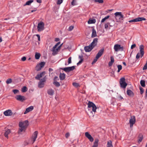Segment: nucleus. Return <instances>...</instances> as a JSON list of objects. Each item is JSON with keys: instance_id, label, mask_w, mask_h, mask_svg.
Masks as SVG:
<instances>
[{"instance_id": "1", "label": "nucleus", "mask_w": 147, "mask_h": 147, "mask_svg": "<svg viewBox=\"0 0 147 147\" xmlns=\"http://www.w3.org/2000/svg\"><path fill=\"white\" fill-rule=\"evenodd\" d=\"M28 125V122L27 120L20 122L19 124V129L18 132V134H21L22 132L24 131Z\"/></svg>"}, {"instance_id": "2", "label": "nucleus", "mask_w": 147, "mask_h": 147, "mask_svg": "<svg viewBox=\"0 0 147 147\" xmlns=\"http://www.w3.org/2000/svg\"><path fill=\"white\" fill-rule=\"evenodd\" d=\"M114 14L117 22H119L121 20H123L124 16L121 12H115Z\"/></svg>"}, {"instance_id": "3", "label": "nucleus", "mask_w": 147, "mask_h": 147, "mask_svg": "<svg viewBox=\"0 0 147 147\" xmlns=\"http://www.w3.org/2000/svg\"><path fill=\"white\" fill-rule=\"evenodd\" d=\"M144 46L143 45H141L139 47L140 52L138 53L137 54L136 58L138 59L140 57H142L144 54Z\"/></svg>"}, {"instance_id": "4", "label": "nucleus", "mask_w": 147, "mask_h": 147, "mask_svg": "<svg viewBox=\"0 0 147 147\" xmlns=\"http://www.w3.org/2000/svg\"><path fill=\"white\" fill-rule=\"evenodd\" d=\"M120 84L121 87L123 88H125L127 85V84L126 83L125 79L124 78H122L120 79Z\"/></svg>"}, {"instance_id": "5", "label": "nucleus", "mask_w": 147, "mask_h": 147, "mask_svg": "<svg viewBox=\"0 0 147 147\" xmlns=\"http://www.w3.org/2000/svg\"><path fill=\"white\" fill-rule=\"evenodd\" d=\"M88 107L89 108H92V111L94 112H96V107L95 105L92 102L89 101L88 104Z\"/></svg>"}, {"instance_id": "6", "label": "nucleus", "mask_w": 147, "mask_h": 147, "mask_svg": "<svg viewBox=\"0 0 147 147\" xmlns=\"http://www.w3.org/2000/svg\"><path fill=\"white\" fill-rule=\"evenodd\" d=\"M146 20L145 18L143 17H138L134 19H133L128 21V22L130 23L135 22L141 21H145Z\"/></svg>"}, {"instance_id": "7", "label": "nucleus", "mask_w": 147, "mask_h": 147, "mask_svg": "<svg viewBox=\"0 0 147 147\" xmlns=\"http://www.w3.org/2000/svg\"><path fill=\"white\" fill-rule=\"evenodd\" d=\"M46 81L45 77H44L42 79L40 80V82H38V86L40 88H41L44 87V82Z\"/></svg>"}, {"instance_id": "8", "label": "nucleus", "mask_w": 147, "mask_h": 147, "mask_svg": "<svg viewBox=\"0 0 147 147\" xmlns=\"http://www.w3.org/2000/svg\"><path fill=\"white\" fill-rule=\"evenodd\" d=\"M114 49L115 51H123V47H121V45L118 44L115 45Z\"/></svg>"}, {"instance_id": "9", "label": "nucleus", "mask_w": 147, "mask_h": 147, "mask_svg": "<svg viewBox=\"0 0 147 147\" xmlns=\"http://www.w3.org/2000/svg\"><path fill=\"white\" fill-rule=\"evenodd\" d=\"M44 24L42 22H41L38 24L37 28L38 31H41L44 29Z\"/></svg>"}, {"instance_id": "10", "label": "nucleus", "mask_w": 147, "mask_h": 147, "mask_svg": "<svg viewBox=\"0 0 147 147\" xmlns=\"http://www.w3.org/2000/svg\"><path fill=\"white\" fill-rule=\"evenodd\" d=\"M75 69V66H72L71 67H66L63 68H62L61 69L65 71L66 72H68L71 71H72L74 70Z\"/></svg>"}, {"instance_id": "11", "label": "nucleus", "mask_w": 147, "mask_h": 147, "mask_svg": "<svg viewBox=\"0 0 147 147\" xmlns=\"http://www.w3.org/2000/svg\"><path fill=\"white\" fill-rule=\"evenodd\" d=\"M135 122L136 119L135 117L134 116H131L129 121L130 127L131 128L133 127V125L135 123Z\"/></svg>"}, {"instance_id": "12", "label": "nucleus", "mask_w": 147, "mask_h": 147, "mask_svg": "<svg viewBox=\"0 0 147 147\" xmlns=\"http://www.w3.org/2000/svg\"><path fill=\"white\" fill-rule=\"evenodd\" d=\"M60 47L61 46H59L58 47H55V46L53 47L52 50L53 52L52 55H56L58 52V50L60 49Z\"/></svg>"}, {"instance_id": "13", "label": "nucleus", "mask_w": 147, "mask_h": 147, "mask_svg": "<svg viewBox=\"0 0 147 147\" xmlns=\"http://www.w3.org/2000/svg\"><path fill=\"white\" fill-rule=\"evenodd\" d=\"M15 98L17 100L21 102H23L26 100V98L25 96L21 95H16L15 97Z\"/></svg>"}, {"instance_id": "14", "label": "nucleus", "mask_w": 147, "mask_h": 147, "mask_svg": "<svg viewBox=\"0 0 147 147\" xmlns=\"http://www.w3.org/2000/svg\"><path fill=\"white\" fill-rule=\"evenodd\" d=\"M38 134V132L37 131H35L33 135H32V137L31 139V140H32V144H33L35 141L36 138L37 137V135Z\"/></svg>"}, {"instance_id": "15", "label": "nucleus", "mask_w": 147, "mask_h": 147, "mask_svg": "<svg viewBox=\"0 0 147 147\" xmlns=\"http://www.w3.org/2000/svg\"><path fill=\"white\" fill-rule=\"evenodd\" d=\"M85 136L89 139L91 142H92L93 141V138L88 132H85Z\"/></svg>"}, {"instance_id": "16", "label": "nucleus", "mask_w": 147, "mask_h": 147, "mask_svg": "<svg viewBox=\"0 0 147 147\" xmlns=\"http://www.w3.org/2000/svg\"><path fill=\"white\" fill-rule=\"evenodd\" d=\"M3 114L5 116H11L12 115L13 113L11 110L8 109L4 111Z\"/></svg>"}, {"instance_id": "17", "label": "nucleus", "mask_w": 147, "mask_h": 147, "mask_svg": "<svg viewBox=\"0 0 147 147\" xmlns=\"http://www.w3.org/2000/svg\"><path fill=\"white\" fill-rule=\"evenodd\" d=\"M46 72L45 71L42 72L40 74H37V76L35 77V78L36 80H39L40 78L44 76Z\"/></svg>"}, {"instance_id": "18", "label": "nucleus", "mask_w": 147, "mask_h": 147, "mask_svg": "<svg viewBox=\"0 0 147 147\" xmlns=\"http://www.w3.org/2000/svg\"><path fill=\"white\" fill-rule=\"evenodd\" d=\"M98 39L97 38L94 39L92 42L90 44L93 48L96 46L98 42Z\"/></svg>"}, {"instance_id": "19", "label": "nucleus", "mask_w": 147, "mask_h": 147, "mask_svg": "<svg viewBox=\"0 0 147 147\" xmlns=\"http://www.w3.org/2000/svg\"><path fill=\"white\" fill-rule=\"evenodd\" d=\"M93 48L90 45L89 46H86L84 47V49L86 52L90 51Z\"/></svg>"}, {"instance_id": "20", "label": "nucleus", "mask_w": 147, "mask_h": 147, "mask_svg": "<svg viewBox=\"0 0 147 147\" xmlns=\"http://www.w3.org/2000/svg\"><path fill=\"white\" fill-rule=\"evenodd\" d=\"M34 108L33 106H30V107L26 109V111L24 112V114H26L30 111H32L33 109Z\"/></svg>"}, {"instance_id": "21", "label": "nucleus", "mask_w": 147, "mask_h": 147, "mask_svg": "<svg viewBox=\"0 0 147 147\" xmlns=\"http://www.w3.org/2000/svg\"><path fill=\"white\" fill-rule=\"evenodd\" d=\"M104 50V49L103 48L101 49L99 51L96 56L99 58L103 54Z\"/></svg>"}, {"instance_id": "22", "label": "nucleus", "mask_w": 147, "mask_h": 147, "mask_svg": "<svg viewBox=\"0 0 147 147\" xmlns=\"http://www.w3.org/2000/svg\"><path fill=\"white\" fill-rule=\"evenodd\" d=\"M127 94L129 96L132 97L134 95V93L130 90H128L127 91Z\"/></svg>"}, {"instance_id": "23", "label": "nucleus", "mask_w": 147, "mask_h": 147, "mask_svg": "<svg viewBox=\"0 0 147 147\" xmlns=\"http://www.w3.org/2000/svg\"><path fill=\"white\" fill-rule=\"evenodd\" d=\"M11 133V131L10 129H7L5 130L4 133V136L7 138H8V135Z\"/></svg>"}, {"instance_id": "24", "label": "nucleus", "mask_w": 147, "mask_h": 147, "mask_svg": "<svg viewBox=\"0 0 147 147\" xmlns=\"http://www.w3.org/2000/svg\"><path fill=\"white\" fill-rule=\"evenodd\" d=\"M98 141L99 140L98 139H96L93 145L92 146V147H98Z\"/></svg>"}, {"instance_id": "25", "label": "nucleus", "mask_w": 147, "mask_h": 147, "mask_svg": "<svg viewBox=\"0 0 147 147\" xmlns=\"http://www.w3.org/2000/svg\"><path fill=\"white\" fill-rule=\"evenodd\" d=\"M111 61L109 63V66H111L112 65L113 63L114 62V59L113 56L111 57Z\"/></svg>"}, {"instance_id": "26", "label": "nucleus", "mask_w": 147, "mask_h": 147, "mask_svg": "<svg viewBox=\"0 0 147 147\" xmlns=\"http://www.w3.org/2000/svg\"><path fill=\"white\" fill-rule=\"evenodd\" d=\"M107 147H113L112 142L111 140H109L107 141Z\"/></svg>"}, {"instance_id": "27", "label": "nucleus", "mask_w": 147, "mask_h": 147, "mask_svg": "<svg viewBox=\"0 0 147 147\" xmlns=\"http://www.w3.org/2000/svg\"><path fill=\"white\" fill-rule=\"evenodd\" d=\"M97 36L96 32L95 30L93 28L92 29V34L91 37L92 38L94 37Z\"/></svg>"}, {"instance_id": "28", "label": "nucleus", "mask_w": 147, "mask_h": 147, "mask_svg": "<svg viewBox=\"0 0 147 147\" xmlns=\"http://www.w3.org/2000/svg\"><path fill=\"white\" fill-rule=\"evenodd\" d=\"M59 78L61 80H63L65 78V74L64 73H61L59 75Z\"/></svg>"}, {"instance_id": "29", "label": "nucleus", "mask_w": 147, "mask_h": 147, "mask_svg": "<svg viewBox=\"0 0 147 147\" xmlns=\"http://www.w3.org/2000/svg\"><path fill=\"white\" fill-rule=\"evenodd\" d=\"M34 1L33 0H30L26 2V3L24 5V6H25L26 5H30L31 3L33 2Z\"/></svg>"}, {"instance_id": "30", "label": "nucleus", "mask_w": 147, "mask_h": 147, "mask_svg": "<svg viewBox=\"0 0 147 147\" xmlns=\"http://www.w3.org/2000/svg\"><path fill=\"white\" fill-rule=\"evenodd\" d=\"M54 91L52 89H49L47 91L48 94L50 95H53L54 94Z\"/></svg>"}, {"instance_id": "31", "label": "nucleus", "mask_w": 147, "mask_h": 147, "mask_svg": "<svg viewBox=\"0 0 147 147\" xmlns=\"http://www.w3.org/2000/svg\"><path fill=\"white\" fill-rule=\"evenodd\" d=\"M96 22L95 19H90L88 21V24H92L95 23Z\"/></svg>"}, {"instance_id": "32", "label": "nucleus", "mask_w": 147, "mask_h": 147, "mask_svg": "<svg viewBox=\"0 0 147 147\" xmlns=\"http://www.w3.org/2000/svg\"><path fill=\"white\" fill-rule=\"evenodd\" d=\"M143 138V136L142 135H140L139 136L138 139V142L140 143V142H141Z\"/></svg>"}, {"instance_id": "33", "label": "nucleus", "mask_w": 147, "mask_h": 147, "mask_svg": "<svg viewBox=\"0 0 147 147\" xmlns=\"http://www.w3.org/2000/svg\"><path fill=\"white\" fill-rule=\"evenodd\" d=\"M109 16H107L105 17L104 18L102 19V20L101 21V23H102L104 22L106 20L108 19L109 18Z\"/></svg>"}, {"instance_id": "34", "label": "nucleus", "mask_w": 147, "mask_h": 147, "mask_svg": "<svg viewBox=\"0 0 147 147\" xmlns=\"http://www.w3.org/2000/svg\"><path fill=\"white\" fill-rule=\"evenodd\" d=\"M140 84L141 86L143 87H144L145 86V81L144 80H141L140 81Z\"/></svg>"}, {"instance_id": "35", "label": "nucleus", "mask_w": 147, "mask_h": 147, "mask_svg": "<svg viewBox=\"0 0 147 147\" xmlns=\"http://www.w3.org/2000/svg\"><path fill=\"white\" fill-rule=\"evenodd\" d=\"M40 55L39 53H36L35 55V58L36 59H39L40 57Z\"/></svg>"}, {"instance_id": "36", "label": "nucleus", "mask_w": 147, "mask_h": 147, "mask_svg": "<svg viewBox=\"0 0 147 147\" xmlns=\"http://www.w3.org/2000/svg\"><path fill=\"white\" fill-rule=\"evenodd\" d=\"M27 90V87L25 86H24L23 88H22L21 89L22 91L23 92H26Z\"/></svg>"}, {"instance_id": "37", "label": "nucleus", "mask_w": 147, "mask_h": 147, "mask_svg": "<svg viewBox=\"0 0 147 147\" xmlns=\"http://www.w3.org/2000/svg\"><path fill=\"white\" fill-rule=\"evenodd\" d=\"M42 68L40 67V66L38 64L36 67V69L37 71L40 70Z\"/></svg>"}, {"instance_id": "38", "label": "nucleus", "mask_w": 147, "mask_h": 147, "mask_svg": "<svg viewBox=\"0 0 147 147\" xmlns=\"http://www.w3.org/2000/svg\"><path fill=\"white\" fill-rule=\"evenodd\" d=\"M45 63L44 62H41L38 64L40 67L42 68L44 66Z\"/></svg>"}, {"instance_id": "39", "label": "nucleus", "mask_w": 147, "mask_h": 147, "mask_svg": "<svg viewBox=\"0 0 147 147\" xmlns=\"http://www.w3.org/2000/svg\"><path fill=\"white\" fill-rule=\"evenodd\" d=\"M53 83L57 87H59L60 85L59 83L57 81H54Z\"/></svg>"}, {"instance_id": "40", "label": "nucleus", "mask_w": 147, "mask_h": 147, "mask_svg": "<svg viewBox=\"0 0 147 147\" xmlns=\"http://www.w3.org/2000/svg\"><path fill=\"white\" fill-rule=\"evenodd\" d=\"M118 68L117 72H119L122 69V66L121 65H118L117 66Z\"/></svg>"}, {"instance_id": "41", "label": "nucleus", "mask_w": 147, "mask_h": 147, "mask_svg": "<svg viewBox=\"0 0 147 147\" xmlns=\"http://www.w3.org/2000/svg\"><path fill=\"white\" fill-rule=\"evenodd\" d=\"M110 25V23L108 22L105 24V29L107 30L109 27V25Z\"/></svg>"}, {"instance_id": "42", "label": "nucleus", "mask_w": 147, "mask_h": 147, "mask_svg": "<svg viewBox=\"0 0 147 147\" xmlns=\"http://www.w3.org/2000/svg\"><path fill=\"white\" fill-rule=\"evenodd\" d=\"M73 85L76 87H77L78 86H80L79 84L78 83L76 82H74L73 83Z\"/></svg>"}, {"instance_id": "43", "label": "nucleus", "mask_w": 147, "mask_h": 147, "mask_svg": "<svg viewBox=\"0 0 147 147\" xmlns=\"http://www.w3.org/2000/svg\"><path fill=\"white\" fill-rule=\"evenodd\" d=\"M99 58L98 57H97L96 56L95 58L94 59L93 61L92 62V64H94V63H96L97 61V60Z\"/></svg>"}, {"instance_id": "44", "label": "nucleus", "mask_w": 147, "mask_h": 147, "mask_svg": "<svg viewBox=\"0 0 147 147\" xmlns=\"http://www.w3.org/2000/svg\"><path fill=\"white\" fill-rule=\"evenodd\" d=\"M12 81V80L11 79H8L6 81V83L7 84H9L11 83Z\"/></svg>"}, {"instance_id": "45", "label": "nucleus", "mask_w": 147, "mask_h": 147, "mask_svg": "<svg viewBox=\"0 0 147 147\" xmlns=\"http://www.w3.org/2000/svg\"><path fill=\"white\" fill-rule=\"evenodd\" d=\"M139 88L140 90V94H142L144 92V89L142 88L140 86V87Z\"/></svg>"}, {"instance_id": "46", "label": "nucleus", "mask_w": 147, "mask_h": 147, "mask_svg": "<svg viewBox=\"0 0 147 147\" xmlns=\"http://www.w3.org/2000/svg\"><path fill=\"white\" fill-rule=\"evenodd\" d=\"M94 1L96 2H98L99 3H102L103 2V0H94Z\"/></svg>"}, {"instance_id": "47", "label": "nucleus", "mask_w": 147, "mask_h": 147, "mask_svg": "<svg viewBox=\"0 0 147 147\" xmlns=\"http://www.w3.org/2000/svg\"><path fill=\"white\" fill-rule=\"evenodd\" d=\"M79 58L80 59V61L82 62L83 61V56L82 55H80L79 56Z\"/></svg>"}, {"instance_id": "48", "label": "nucleus", "mask_w": 147, "mask_h": 147, "mask_svg": "<svg viewBox=\"0 0 147 147\" xmlns=\"http://www.w3.org/2000/svg\"><path fill=\"white\" fill-rule=\"evenodd\" d=\"M63 2V0H58L57 4L58 5L61 4Z\"/></svg>"}, {"instance_id": "49", "label": "nucleus", "mask_w": 147, "mask_h": 147, "mask_svg": "<svg viewBox=\"0 0 147 147\" xmlns=\"http://www.w3.org/2000/svg\"><path fill=\"white\" fill-rule=\"evenodd\" d=\"M74 28V26H71L69 27L68 29L69 31H71Z\"/></svg>"}, {"instance_id": "50", "label": "nucleus", "mask_w": 147, "mask_h": 147, "mask_svg": "<svg viewBox=\"0 0 147 147\" xmlns=\"http://www.w3.org/2000/svg\"><path fill=\"white\" fill-rule=\"evenodd\" d=\"M13 92L14 94H16L19 92V91L18 90L15 89L13 90Z\"/></svg>"}, {"instance_id": "51", "label": "nucleus", "mask_w": 147, "mask_h": 147, "mask_svg": "<svg viewBox=\"0 0 147 147\" xmlns=\"http://www.w3.org/2000/svg\"><path fill=\"white\" fill-rule=\"evenodd\" d=\"M71 57H70L68 59V64H70V63H71Z\"/></svg>"}, {"instance_id": "52", "label": "nucleus", "mask_w": 147, "mask_h": 147, "mask_svg": "<svg viewBox=\"0 0 147 147\" xmlns=\"http://www.w3.org/2000/svg\"><path fill=\"white\" fill-rule=\"evenodd\" d=\"M70 134L69 133H67L65 135V137L66 138H67L69 136Z\"/></svg>"}, {"instance_id": "53", "label": "nucleus", "mask_w": 147, "mask_h": 147, "mask_svg": "<svg viewBox=\"0 0 147 147\" xmlns=\"http://www.w3.org/2000/svg\"><path fill=\"white\" fill-rule=\"evenodd\" d=\"M136 47V45L135 44H134L131 45V49H133L134 48H135Z\"/></svg>"}, {"instance_id": "54", "label": "nucleus", "mask_w": 147, "mask_h": 147, "mask_svg": "<svg viewBox=\"0 0 147 147\" xmlns=\"http://www.w3.org/2000/svg\"><path fill=\"white\" fill-rule=\"evenodd\" d=\"M26 58L25 57H24L21 58V60L22 61H24L26 60Z\"/></svg>"}, {"instance_id": "55", "label": "nucleus", "mask_w": 147, "mask_h": 147, "mask_svg": "<svg viewBox=\"0 0 147 147\" xmlns=\"http://www.w3.org/2000/svg\"><path fill=\"white\" fill-rule=\"evenodd\" d=\"M36 36L38 37V40L39 41H40V35L38 34H36Z\"/></svg>"}, {"instance_id": "56", "label": "nucleus", "mask_w": 147, "mask_h": 147, "mask_svg": "<svg viewBox=\"0 0 147 147\" xmlns=\"http://www.w3.org/2000/svg\"><path fill=\"white\" fill-rule=\"evenodd\" d=\"M60 42H59L58 43H57L55 45V47H57L60 44Z\"/></svg>"}, {"instance_id": "57", "label": "nucleus", "mask_w": 147, "mask_h": 147, "mask_svg": "<svg viewBox=\"0 0 147 147\" xmlns=\"http://www.w3.org/2000/svg\"><path fill=\"white\" fill-rule=\"evenodd\" d=\"M59 40V39L58 38H56L55 39V41L56 42L58 41Z\"/></svg>"}, {"instance_id": "58", "label": "nucleus", "mask_w": 147, "mask_h": 147, "mask_svg": "<svg viewBox=\"0 0 147 147\" xmlns=\"http://www.w3.org/2000/svg\"><path fill=\"white\" fill-rule=\"evenodd\" d=\"M36 1L39 3H41L42 2L41 0H36Z\"/></svg>"}, {"instance_id": "59", "label": "nucleus", "mask_w": 147, "mask_h": 147, "mask_svg": "<svg viewBox=\"0 0 147 147\" xmlns=\"http://www.w3.org/2000/svg\"><path fill=\"white\" fill-rule=\"evenodd\" d=\"M119 100H122L123 99V97L121 96H120L119 97Z\"/></svg>"}, {"instance_id": "60", "label": "nucleus", "mask_w": 147, "mask_h": 147, "mask_svg": "<svg viewBox=\"0 0 147 147\" xmlns=\"http://www.w3.org/2000/svg\"><path fill=\"white\" fill-rule=\"evenodd\" d=\"M49 72H51L53 71V69L52 68H50L49 69Z\"/></svg>"}, {"instance_id": "61", "label": "nucleus", "mask_w": 147, "mask_h": 147, "mask_svg": "<svg viewBox=\"0 0 147 147\" xmlns=\"http://www.w3.org/2000/svg\"><path fill=\"white\" fill-rule=\"evenodd\" d=\"M71 4H72V5H75V4H74V0L73 1L71 2Z\"/></svg>"}, {"instance_id": "62", "label": "nucleus", "mask_w": 147, "mask_h": 147, "mask_svg": "<svg viewBox=\"0 0 147 147\" xmlns=\"http://www.w3.org/2000/svg\"><path fill=\"white\" fill-rule=\"evenodd\" d=\"M36 9H34V10H31V12H35V11H36Z\"/></svg>"}, {"instance_id": "63", "label": "nucleus", "mask_w": 147, "mask_h": 147, "mask_svg": "<svg viewBox=\"0 0 147 147\" xmlns=\"http://www.w3.org/2000/svg\"><path fill=\"white\" fill-rule=\"evenodd\" d=\"M123 64L125 66H126V64L125 62H123Z\"/></svg>"}, {"instance_id": "64", "label": "nucleus", "mask_w": 147, "mask_h": 147, "mask_svg": "<svg viewBox=\"0 0 147 147\" xmlns=\"http://www.w3.org/2000/svg\"><path fill=\"white\" fill-rule=\"evenodd\" d=\"M82 62L80 61L79 62L77 63V65H78L79 64L81 63Z\"/></svg>"}]
</instances>
